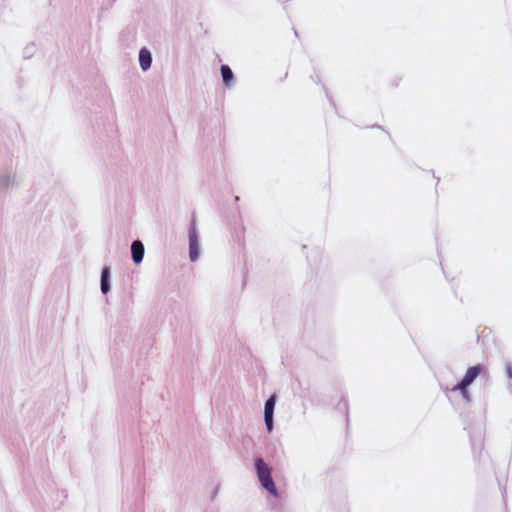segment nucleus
I'll return each mask as SVG.
<instances>
[{
	"label": "nucleus",
	"instance_id": "obj_4",
	"mask_svg": "<svg viewBox=\"0 0 512 512\" xmlns=\"http://www.w3.org/2000/svg\"><path fill=\"white\" fill-rule=\"evenodd\" d=\"M199 255L198 239L195 231L189 233V256L191 261L197 260Z\"/></svg>",
	"mask_w": 512,
	"mask_h": 512
},
{
	"label": "nucleus",
	"instance_id": "obj_9",
	"mask_svg": "<svg viewBox=\"0 0 512 512\" xmlns=\"http://www.w3.org/2000/svg\"><path fill=\"white\" fill-rule=\"evenodd\" d=\"M506 373H507V376L510 380H512V366L510 364H508L506 366Z\"/></svg>",
	"mask_w": 512,
	"mask_h": 512
},
{
	"label": "nucleus",
	"instance_id": "obj_3",
	"mask_svg": "<svg viewBox=\"0 0 512 512\" xmlns=\"http://www.w3.org/2000/svg\"><path fill=\"white\" fill-rule=\"evenodd\" d=\"M275 402V397L271 396L265 403L264 418L268 431H271L273 428V411Z\"/></svg>",
	"mask_w": 512,
	"mask_h": 512
},
{
	"label": "nucleus",
	"instance_id": "obj_5",
	"mask_svg": "<svg viewBox=\"0 0 512 512\" xmlns=\"http://www.w3.org/2000/svg\"><path fill=\"white\" fill-rule=\"evenodd\" d=\"M132 259L135 263H140L144 256V245L136 240L131 245Z\"/></svg>",
	"mask_w": 512,
	"mask_h": 512
},
{
	"label": "nucleus",
	"instance_id": "obj_2",
	"mask_svg": "<svg viewBox=\"0 0 512 512\" xmlns=\"http://www.w3.org/2000/svg\"><path fill=\"white\" fill-rule=\"evenodd\" d=\"M257 476L261 485L273 495H277V489L271 477V468L263 461L262 458H258L255 462Z\"/></svg>",
	"mask_w": 512,
	"mask_h": 512
},
{
	"label": "nucleus",
	"instance_id": "obj_8",
	"mask_svg": "<svg viewBox=\"0 0 512 512\" xmlns=\"http://www.w3.org/2000/svg\"><path fill=\"white\" fill-rule=\"evenodd\" d=\"M221 75L223 78V82L226 85H229L233 79V73H232L231 69L229 68V66H227V65L221 66Z\"/></svg>",
	"mask_w": 512,
	"mask_h": 512
},
{
	"label": "nucleus",
	"instance_id": "obj_7",
	"mask_svg": "<svg viewBox=\"0 0 512 512\" xmlns=\"http://www.w3.org/2000/svg\"><path fill=\"white\" fill-rule=\"evenodd\" d=\"M108 277H109V268L105 267L102 270L101 274V290L103 293H107L109 291V283H108Z\"/></svg>",
	"mask_w": 512,
	"mask_h": 512
},
{
	"label": "nucleus",
	"instance_id": "obj_6",
	"mask_svg": "<svg viewBox=\"0 0 512 512\" xmlns=\"http://www.w3.org/2000/svg\"><path fill=\"white\" fill-rule=\"evenodd\" d=\"M151 62L152 58L150 52L145 48L141 49L139 53V63L141 68L144 71L147 70L148 68H150Z\"/></svg>",
	"mask_w": 512,
	"mask_h": 512
},
{
	"label": "nucleus",
	"instance_id": "obj_1",
	"mask_svg": "<svg viewBox=\"0 0 512 512\" xmlns=\"http://www.w3.org/2000/svg\"><path fill=\"white\" fill-rule=\"evenodd\" d=\"M486 372L485 368L481 365H475L469 367L463 377V379L456 384L451 391L456 392L459 391L462 397L466 401H470L471 396L468 391V387L473 383V381L482 373Z\"/></svg>",
	"mask_w": 512,
	"mask_h": 512
}]
</instances>
